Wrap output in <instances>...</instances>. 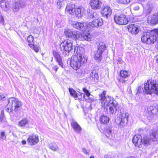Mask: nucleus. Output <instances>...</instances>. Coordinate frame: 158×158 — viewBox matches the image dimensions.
<instances>
[{
    "mask_svg": "<svg viewBox=\"0 0 158 158\" xmlns=\"http://www.w3.org/2000/svg\"><path fill=\"white\" fill-rule=\"evenodd\" d=\"M80 48H77L74 49V55L71 58H69L68 61H70L71 66L74 70H77L82 65L86 62L87 60L86 59L80 52Z\"/></svg>",
    "mask_w": 158,
    "mask_h": 158,
    "instance_id": "f257e3e1",
    "label": "nucleus"
},
{
    "mask_svg": "<svg viewBox=\"0 0 158 158\" xmlns=\"http://www.w3.org/2000/svg\"><path fill=\"white\" fill-rule=\"evenodd\" d=\"M8 102L6 107V110L9 113L12 112L13 111H18L22 105L21 102L18 99L14 97L9 98Z\"/></svg>",
    "mask_w": 158,
    "mask_h": 158,
    "instance_id": "f03ea898",
    "label": "nucleus"
},
{
    "mask_svg": "<svg viewBox=\"0 0 158 158\" xmlns=\"http://www.w3.org/2000/svg\"><path fill=\"white\" fill-rule=\"evenodd\" d=\"M106 92L104 91L102 93L99 94V103L102 108H103L105 111H107L108 110L107 107L110 106L111 102L114 101L113 98L110 96H106Z\"/></svg>",
    "mask_w": 158,
    "mask_h": 158,
    "instance_id": "7ed1b4c3",
    "label": "nucleus"
},
{
    "mask_svg": "<svg viewBox=\"0 0 158 158\" xmlns=\"http://www.w3.org/2000/svg\"><path fill=\"white\" fill-rule=\"evenodd\" d=\"M128 116L129 114L127 113H121L120 114L116 121L119 127L122 128L124 127L127 123Z\"/></svg>",
    "mask_w": 158,
    "mask_h": 158,
    "instance_id": "20e7f679",
    "label": "nucleus"
},
{
    "mask_svg": "<svg viewBox=\"0 0 158 158\" xmlns=\"http://www.w3.org/2000/svg\"><path fill=\"white\" fill-rule=\"evenodd\" d=\"M99 44V47L97 51L95 52L94 57L95 59L100 61L101 60L102 54L106 49V47L104 43L100 40L98 42Z\"/></svg>",
    "mask_w": 158,
    "mask_h": 158,
    "instance_id": "39448f33",
    "label": "nucleus"
},
{
    "mask_svg": "<svg viewBox=\"0 0 158 158\" xmlns=\"http://www.w3.org/2000/svg\"><path fill=\"white\" fill-rule=\"evenodd\" d=\"M114 22L119 25H126L128 21L126 15L124 14L116 15L114 17Z\"/></svg>",
    "mask_w": 158,
    "mask_h": 158,
    "instance_id": "423d86ee",
    "label": "nucleus"
},
{
    "mask_svg": "<svg viewBox=\"0 0 158 158\" xmlns=\"http://www.w3.org/2000/svg\"><path fill=\"white\" fill-rule=\"evenodd\" d=\"M86 22H84L83 23L78 22H74L72 23V25L75 28L81 30L83 32H88L89 33V28L88 27V25H86L85 23Z\"/></svg>",
    "mask_w": 158,
    "mask_h": 158,
    "instance_id": "0eeeda50",
    "label": "nucleus"
},
{
    "mask_svg": "<svg viewBox=\"0 0 158 158\" xmlns=\"http://www.w3.org/2000/svg\"><path fill=\"white\" fill-rule=\"evenodd\" d=\"M61 45L63 47L64 51L63 52L64 54L66 55H69V52L72 49V44L71 42L64 40L61 44Z\"/></svg>",
    "mask_w": 158,
    "mask_h": 158,
    "instance_id": "6e6552de",
    "label": "nucleus"
},
{
    "mask_svg": "<svg viewBox=\"0 0 158 158\" xmlns=\"http://www.w3.org/2000/svg\"><path fill=\"white\" fill-rule=\"evenodd\" d=\"M85 24L88 25V27L89 28V30L90 27H97L102 26L103 24V21L101 18H98L94 19L92 22H87Z\"/></svg>",
    "mask_w": 158,
    "mask_h": 158,
    "instance_id": "1a4fd4ad",
    "label": "nucleus"
},
{
    "mask_svg": "<svg viewBox=\"0 0 158 158\" xmlns=\"http://www.w3.org/2000/svg\"><path fill=\"white\" fill-rule=\"evenodd\" d=\"M83 33L81 34V33L78 31H74L73 37L76 38V40H77L79 39H82L83 37V40H86L87 39L89 38L90 33L86 32H83Z\"/></svg>",
    "mask_w": 158,
    "mask_h": 158,
    "instance_id": "9d476101",
    "label": "nucleus"
},
{
    "mask_svg": "<svg viewBox=\"0 0 158 158\" xmlns=\"http://www.w3.org/2000/svg\"><path fill=\"white\" fill-rule=\"evenodd\" d=\"M112 12V9L108 6L102 7L101 10V13L103 17L106 19H108L110 16Z\"/></svg>",
    "mask_w": 158,
    "mask_h": 158,
    "instance_id": "9b49d317",
    "label": "nucleus"
},
{
    "mask_svg": "<svg viewBox=\"0 0 158 158\" xmlns=\"http://www.w3.org/2000/svg\"><path fill=\"white\" fill-rule=\"evenodd\" d=\"M39 141L38 136L36 135H30L27 139V142L30 145L36 144Z\"/></svg>",
    "mask_w": 158,
    "mask_h": 158,
    "instance_id": "f8f14e48",
    "label": "nucleus"
},
{
    "mask_svg": "<svg viewBox=\"0 0 158 158\" xmlns=\"http://www.w3.org/2000/svg\"><path fill=\"white\" fill-rule=\"evenodd\" d=\"M120 75L121 77L119 79V81L122 83H125L128 80L130 73L126 71L121 70L120 72Z\"/></svg>",
    "mask_w": 158,
    "mask_h": 158,
    "instance_id": "ddd939ff",
    "label": "nucleus"
},
{
    "mask_svg": "<svg viewBox=\"0 0 158 158\" xmlns=\"http://www.w3.org/2000/svg\"><path fill=\"white\" fill-rule=\"evenodd\" d=\"M132 142L135 147H138L139 148L142 147V144H143V142L140 135H135L133 138Z\"/></svg>",
    "mask_w": 158,
    "mask_h": 158,
    "instance_id": "4468645a",
    "label": "nucleus"
},
{
    "mask_svg": "<svg viewBox=\"0 0 158 158\" xmlns=\"http://www.w3.org/2000/svg\"><path fill=\"white\" fill-rule=\"evenodd\" d=\"M90 4L91 8L94 9H99L102 5V2L99 0H91Z\"/></svg>",
    "mask_w": 158,
    "mask_h": 158,
    "instance_id": "2eb2a0df",
    "label": "nucleus"
},
{
    "mask_svg": "<svg viewBox=\"0 0 158 158\" xmlns=\"http://www.w3.org/2000/svg\"><path fill=\"white\" fill-rule=\"evenodd\" d=\"M88 79L91 82H97L99 79L98 73L96 70H94L91 72Z\"/></svg>",
    "mask_w": 158,
    "mask_h": 158,
    "instance_id": "dca6fc26",
    "label": "nucleus"
},
{
    "mask_svg": "<svg viewBox=\"0 0 158 158\" xmlns=\"http://www.w3.org/2000/svg\"><path fill=\"white\" fill-rule=\"evenodd\" d=\"M118 103L115 100L111 102V104L109 107V112L110 114H113L116 113L117 110Z\"/></svg>",
    "mask_w": 158,
    "mask_h": 158,
    "instance_id": "f3484780",
    "label": "nucleus"
},
{
    "mask_svg": "<svg viewBox=\"0 0 158 158\" xmlns=\"http://www.w3.org/2000/svg\"><path fill=\"white\" fill-rule=\"evenodd\" d=\"M53 54L56 61L61 67L63 68V64L62 62V59L59 53L55 51H53Z\"/></svg>",
    "mask_w": 158,
    "mask_h": 158,
    "instance_id": "a211bd4d",
    "label": "nucleus"
},
{
    "mask_svg": "<svg viewBox=\"0 0 158 158\" xmlns=\"http://www.w3.org/2000/svg\"><path fill=\"white\" fill-rule=\"evenodd\" d=\"M148 21L150 24L154 25L158 23V14H155L151 15L148 18Z\"/></svg>",
    "mask_w": 158,
    "mask_h": 158,
    "instance_id": "6ab92c4d",
    "label": "nucleus"
},
{
    "mask_svg": "<svg viewBox=\"0 0 158 158\" xmlns=\"http://www.w3.org/2000/svg\"><path fill=\"white\" fill-rule=\"evenodd\" d=\"M29 47L36 52H38L39 49L36 45V42L35 40H27Z\"/></svg>",
    "mask_w": 158,
    "mask_h": 158,
    "instance_id": "aec40b11",
    "label": "nucleus"
},
{
    "mask_svg": "<svg viewBox=\"0 0 158 158\" xmlns=\"http://www.w3.org/2000/svg\"><path fill=\"white\" fill-rule=\"evenodd\" d=\"M71 126L74 131L76 133H80L81 130L80 126L76 121L73 120L71 123Z\"/></svg>",
    "mask_w": 158,
    "mask_h": 158,
    "instance_id": "412c9836",
    "label": "nucleus"
},
{
    "mask_svg": "<svg viewBox=\"0 0 158 158\" xmlns=\"http://www.w3.org/2000/svg\"><path fill=\"white\" fill-rule=\"evenodd\" d=\"M24 6L22 1H18L14 3L12 7L13 11L17 12L20 7L23 8Z\"/></svg>",
    "mask_w": 158,
    "mask_h": 158,
    "instance_id": "4be33fe9",
    "label": "nucleus"
},
{
    "mask_svg": "<svg viewBox=\"0 0 158 158\" xmlns=\"http://www.w3.org/2000/svg\"><path fill=\"white\" fill-rule=\"evenodd\" d=\"M69 91L70 95L74 98H78L80 100L81 99L82 93L79 92L78 94H77L73 89L70 88L69 89Z\"/></svg>",
    "mask_w": 158,
    "mask_h": 158,
    "instance_id": "5701e85b",
    "label": "nucleus"
},
{
    "mask_svg": "<svg viewBox=\"0 0 158 158\" xmlns=\"http://www.w3.org/2000/svg\"><path fill=\"white\" fill-rule=\"evenodd\" d=\"M75 9V5L69 3L67 4L65 9L66 11L69 14L73 15Z\"/></svg>",
    "mask_w": 158,
    "mask_h": 158,
    "instance_id": "b1692460",
    "label": "nucleus"
},
{
    "mask_svg": "<svg viewBox=\"0 0 158 158\" xmlns=\"http://www.w3.org/2000/svg\"><path fill=\"white\" fill-rule=\"evenodd\" d=\"M84 14V9L82 8H75L73 15H75L78 18H80Z\"/></svg>",
    "mask_w": 158,
    "mask_h": 158,
    "instance_id": "393cba45",
    "label": "nucleus"
},
{
    "mask_svg": "<svg viewBox=\"0 0 158 158\" xmlns=\"http://www.w3.org/2000/svg\"><path fill=\"white\" fill-rule=\"evenodd\" d=\"M152 141L156 144L158 143V132L154 131L150 135Z\"/></svg>",
    "mask_w": 158,
    "mask_h": 158,
    "instance_id": "a878e982",
    "label": "nucleus"
},
{
    "mask_svg": "<svg viewBox=\"0 0 158 158\" xmlns=\"http://www.w3.org/2000/svg\"><path fill=\"white\" fill-rule=\"evenodd\" d=\"M128 31L132 34H137L139 32L138 27H136L134 24L129 25L128 27Z\"/></svg>",
    "mask_w": 158,
    "mask_h": 158,
    "instance_id": "bb28decb",
    "label": "nucleus"
},
{
    "mask_svg": "<svg viewBox=\"0 0 158 158\" xmlns=\"http://www.w3.org/2000/svg\"><path fill=\"white\" fill-rule=\"evenodd\" d=\"M105 133L106 136L108 139H114L115 138V134L114 133H112L111 129L110 127L108 128L106 130Z\"/></svg>",
    "mask_w": 158,
    "mask_h": 158,
    "instance_id": "cd10ccee",
    "label": "nucleus"
},
{
    "mask_svg": "<svg viewBox=\"0 0 158 158\" xmlns=\"http://www.w3.org/2000/svg\"><path fill=\"white\" fill-rule=\"evenodd\" d=\"M1 7L5 11H7L9 7V3L8 2L5 0L1 2L0 3Z\"/></svg>",
    "mask_w": 158,
    "mask_h": 158,
    "instance_id": "c85d7f7f",
    "label": "nucleus"
},
{
    "mask_svg": "<svg viewBox=\"0 0 158 158\" xmlns=\"http://www.w3.org/2000/svg\"><path fill=\"white\" fill-rule=\"evenodd\" d=\"M48 147L52 150L54 151H57L59 150V147L55 143H50L48 144Z\"/></svg>",
    "mask_w": 158,
    "mask_h": 158,
    "instance_id": "c756f323",
    "label": "nucleus"
},
{
    "mask_svg": "<svg viewBox=\"0 0 158 158\" xmlns=\"http://www.w3.org/2000/svg\"><path fill=\"white\" fill-rule=\"evenodd\" d=\"M149 33L144 32L141 35V40H152V35L150 36Z\"/></svg>",
    "mask_w": 158,
    "mask_h": 158,
    "instance_id": "7c9ffc66",
    "label": "nucleus"
},
{
    "mask_svg": "<svg viewBox=\"0 0 158 158\" xmlns=\"http://www.w3.org/2000/svg\"><path fill=\"white\" fill-rule=\"evenodd\" d=\"M109 120V117L104 115L101 116L100 118V121L101 122L104 124L108 123Z\"/></svg>",
    "mask_w": 158,
    "mask_h": 158,
    "instance_id": "2f4dec72",
    "label": "nucleus"
},
{
    "mask_svg": "<svg viewBox=\"0 0 158 158\" xmlns=\"http://www.w3.org/2000/svg\"><path fill=\"white\" fill-rule=\"evenodd\" d=\"M28 123V120L27 118H25L19 121L18 123V125L20 127H24Z\"/></svg>",
    "mask_w": 158,
    "mask_h": 158,
    "instance_id": "473e14b6",
    "label": "nucleus"
},
{
    "mask_svg": "<svg viewBox=\"0 0 158 158\" xmlns=\"http://www.w3.org/2000/svg\"><path fill=\"white\" fill-rule=\"evenodd\" d=\"M98 15L97 13L93 11H91L89 12L87 18L89 19H91L94 18H96L98 17Z\"/></svg>",
    "mask_w": 158,
    "mask_h": 158,
    "instance_id": "72a5a7b5",
    "label": "nucleus"
},
{
    "mask_svg": "<svg viewBox=\"0 0 158 158\" xmlns=\"http://www.w3.org/2000/svg\"><path fill=\"white\" fill-rule=\"evenodd\" d=\"M142 142L146 145H150L152 141L150 138L147 137H144L142 139Z\"/></svg>",
    "mask_w": 158,
    "mask_h": 158,
    "instance_id": "f704fd0d",
    "label": "nucleus"
},
{
    "mask_svg": "<svg viewBox=\"0 0 158 158\" xmlns=\"http://www.w3.org/2000/svg\"><path fill=\"white\" fill-rule=\"evenodd\" d=\"M57 3L58 8L61 9L64 7L66 2L64 0H57Z\"/></svg>",
    "mask_w": 158,
    "mask_h": 158,
    "instance_id": "c9c22d12",
    "label": "nucleus"
},
{
    "mask_svg": "<svg viewBox=\"0 0 158 158\" xmlns=\"http://www.w3.org/2000/svg\"><path fill=\"white\" fill-rule=\"evenodd\" d=\"M74 31H73L67 29L64 31V34L66 36L68 37H73Z\"/></svg>",
    "mask_w": 158,
    "mask_h": 158,
    "instance_id": "e433bc0d",
    "label": "nucleus"
},
{
    "mask_svg": "<svg viewBox=\"0 0 158 158\" xmlns=\"http://www.w3.org/2000/svg\"><path fill=\"white\" fill-rule=\"evenodd\" d=\"M153 116L154 114L152 113V111L149 112L147 115V118L149 121H152L153 118Z\"/></svg>",
    "mask_w": 158,
    "mask_h": 158,
    "instance_id": "4c0bfd02",
    "label": "nucleus"
},
{
    "mask_svg": "<svg viewBox=\"0 0 158 158\" xmlns=\"http://www.w3.org/2000/svg\"><path fill=\"white\" fill-rule=\"evenodd\" d=\"M156 40H141L142 42L148 44H152L154 43Z\"/></svg>",
    "mask_w": 158,
    "mask_h": 158,
    "instance_id": "58836bf2",
    "label": "nucleus"
},
{
    "mask_svg": "<svg viewBox=\"0 0 158 158\" xmlns=\"http://www.w3.org/2000/svg\"><path fill=\"white\" fill-rule=\"evenodd\" d=\"M155 34L152 35V40H158V29H155Z\"/></svg>",
    "mask_w": 158,
    "mask_h": 158,
    "instance_id": "ea45409f",
    "label": "nucleus"
},
{
    "mask_svg": "<svg viewBox=\"0 0 158 158\" xmlns=\"http://www.w3.org/2000/svg\"><path fill=\"white\" fill-rule=\"evenodd\" d=\"M118 3L121 4H126L130 2V0H117Z\"/></svg>",
    "mask_w": 158,
    "mask_h": 158,
    "instance_id": "a19ab883",
    "label": "nucleus"
},
{
    "mask_svg": "<svg viewBox=\"0 0 158 158\" xmlns=\"http://www.w3.org/2000/svg\"><path fill=\"white\" fill-rule=\"evenodd\" d=\"M82 90L85 93V95L88 97H89V96L91 95V94L89 92L88 90L86 89L85 88H83L82 89Z\"/></svg>",
    "mask_w": 158,
    "mask_h": 158,
    "instance_id": "79ce46f5",
    "label": "nucleus"
},
{
    "mask_svg": "<svg viewBox=\"0 0 158 158\" xmlns=\"http://www.w3.org/2000/svg\"><path fill=\"white\" fill-rule=\"evenodd\" d=\"M143 89H142V88L140 86H138L137 88V92H136V94L140 93L142 91Z\"/></svg>",
    "mask_w": 158,
    "mask_h": 158,
    "instance_id": "37998d69",
    "label": "nucleus"
},
{
    "mask_svg": "<svg viewBox=\"0 0 158 158\" xmlns=\"http://www.w3.org/2000/svg\"><path fill=\"white\" fill-rule=\"evenodd\" d=\"M132 7L133 8V9L135 10H139V7L138 5H136L134 6H132Z\"/></svg>",
    "mask_w": 158,
    "mask_h": 158,
    "instance_id": "c03bdc74",
    "label": "nucleus"
},
{
    "mask_svg": "<svg viewBox=\"0 0 158 158\" xmlns=\"http://www.w3.org/2000/svg\"><path fill=\"white\" fill-rule=\"evenodd\" d=\"M1 138L3 139H5L6 138V136L5 135L4 132H2L1 133Z\"/></svg>",
    "mask_w": 158,
    "mask_h": 158,
    "instance_id": "a18cd8bd",
    "label": "nucleus"
},
{
    "mask_svg": "<svg viewBox=\"0 0 158 158\" xmlns=\"http://www.w3.org/2000/svg\"><path fill=\"white\" fill-rule=\"evenodd\" d=\"M82 152L86 155H87L89 154V152L87 150H86L85 148H82Z\"/></svg>",
    "mask_w": 158,
    "mask_h": 158,
    "instance_id": "49530a36",
    "label": "nucleus"
},
{
    "mask_svg": "<svg viewBox=\"0 0 158 158\" xmlns=\"http://www.w3.org/2000/svg\"><path fill=\"white\" fill-rule=\"evenodd\" d=\"M4 20L3 17L1 16H0V23H4Z\"/></svg>",
    "mask_w": 158,
    "mask_h": 158,
    "instance_id": "de8ad7c7",
    "label": "nucleus"
},
{
    "mask_svg": "<svg viewBox=\"0 0 158 158\" xmlns=\"http://www.w3.org/2000/svg\"><path fill=\"white\" fill-rule=\"evenodd\" d=\"M58 69V67L57 65H55L52 68L56 72L57 71Z\"/></svg>",
    "mask_w": 158,
    "mask_h": 158,
    "instance_id": "09e8293b",
    "label": "nucleus"
},
{
    "mask_svg": "<svg viewBox=\"0 0 158 158\" xmlns=\"http://www.w3.org/2000/svg\"><path fill=\"white\" fill-rule=\"evenodd\" d=\"M30 38H31V39H34L33 36L31 35H29V36H28V37H27V40H28V39H30Z\"/></svg>",
    "mask_w": 158,
    "mask_h": 158,
    "instance_id": "8fccbe9b",
    "label": "nucleus"
},
{
    "mask_svg": "<svg viewBox=\"0 0 158 158\" xmlns=\"http://www.w3.org/2000/svg\"><path fill=\"white\" fill-rule=\"evenodd\" d=\"M22 143L23 144H25L26 143V142L25 140H23L22 141Z\"/></svg>",
    "mask_w": 158,
    "mask_h": 158,
    "instance_id": "3c124183",
    "label": "nucleus"
},
{
    "mask_svg": "<svg viewBox=\"0 0 158 158\" xmlns=\"http://www.w3.org/2000/svg\"><path fill=\"white\" fill-rule=\"evenodd\" d=\"M156 62L158 64V55L156 56Z\"/></svg>",
    "mask_w": 158,
    "mask_h": 158,
    "instance_id": "603ef678",
    "label": "nucleus"
},
{
    "mask_svg": "<svg viewBox=\"0 0 158 158\" xmlns=\"http://www.w3.org/2000/svg\"><path fill=\"white\" fill-rule=\"evenodd\" d=\"M105 158H111V157L110 156H108L106 157Z\"/></svg>",
    "mask_w": 158,
    "mask_h": 158,
    "instance_id": "864d4df0",
    "label": "nucleus"
},
{
    "mask_svg": "<svg viewBox=\"0 0 158 158\" xmlns=\"http://www.w3.org/2000/svg\"><path fill=\"white\" fill-rule=\"evenodd\" d=\"M83 94V98H85V94H82V95Z\"/></svg>",
    "mask_w": 158,
    "mask_h": 158,
    "instance_id": "5fc2aeb1",
    "label": "nucleus"
},
{
    "mask_svg": "<svg viewBox=\"0 0 158 158\" xmlns=\"http://www.w3.org/2000/svg\"><path fill=\"white\" fill-rule=\"evenodd\" d=\"M2 118L0 116V122H1L2 121Z\"/></svg>",
    "mask_w": 158,
    "mask_h": 158,
    "instance_id": "6e6d98bb",
    "label": "nucleus"
},
{
    "mask_svg": "<svg viewBox=\"0 0 158 158\" xmlns=\"http://www.w3.org/2000/svg\"><path fill=\"white\" fill-rule=\"evenodd\" d=\"M89 158H94L93 156H91Z\"/></svg>",
    "mask_w": 158,
    "mask_h": 158,
    "instance_id": "4d7b16f0",
    "label": "nucleus"
},
{
    "mask_svg": "<svg viewBox=\"0 0 158 158\" xmlns=\"http://www.w3.org/2000/svg\"><path fill=\"white\" fill-rule=\"evenodd\" d=\"M3 0H0V3L1 2H2V1H3Z\"/></svg>",
    "mask_w": 158,
    "mask_h": 158,
    "instance_id": "13d9d810",
    "label": "nucleus"
},
{
    "mask_svg": "<svg viewBox=\"0 0 158 158\" xmlns=\"http://www.w3.org/2000/svg\"><path fill=\"white\" fill-rule=\"evenodd\" d=\"M53 60V57L52 58V60H51V61H52Z\"/></svg>",
    "mask_w": 158,
    "mask_h": 158,
    "instance_id": "bf43d9fd",
    "label": "nucleus"
}]
</instances>
